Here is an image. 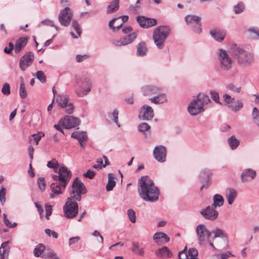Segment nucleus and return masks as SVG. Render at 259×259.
<instances>
[{"label": "nucleus", "instance_id": "64", "mask_svg": "<svg viewBox=\"0 0 259 259\" xmlns=\"http://www.w3.org/2000/svg\"><path fill=\"white\" fill-rule=\"evenodd\" d=\"M248 31L249 32L253 33L256 35V39L259 38V29L254 27H251L248 28Z\"/></svg>", "mask_w": 259, "mask_h": 259}, {"label": "nucleus", "instance_id": "60", "mask_svg": "<svg viewBox=\"0 0 259 259\" xmlns=\"http://www.w3.org/2000/svg\"><path fill=\"white\" fill-rule=\"evenodd\" d=\"M45 210H46V217L48 220H49V217L51 215L52 213V206L51 205L46 204L45 205Z\"/></svg>", "mask_w": 259, "mask_h": 259}, {"label": "nucleus", "instance_id": "22", "mask_svg": "<svg viewBox=\"0 0 259 259\" xmlns=\"http://www.w3.org/2000/svg\"><path fill=\"white\" fill-rule=\"evenodd\" d=\"M212 233L214 234V236L212 237V240H214L215 238L220 237L221 238L223 248H225L226 246H227L228 243V239L227 237V235L224 233V231L220 229H216L215 230H213L212 231Z\"/></svg>", "mask_w": 259, "mask_h": 259}, {"label": "nucleus", "instance_id": "36", "mask_svg": "<svg viewBox=\"0 0 259 259\" xmlns=\"http://www.w3.org/2000/svg\"><path fill=\"white\" fill-rule=\"evenodd\" d=\"M228 143L232 150L236 149L240 144V141L233 135L228 139Z\"/></svg>", "mask_w": 259, "mask_h": 259}, {"label": "nucleus", "instance_id": "54", "mask_svg": "<svg viewBox=\"0 0 259 259\" xmlns=\"http://www.w3.org/2000/svg\"><path fill=\"white\" fill-rule=\"evenodd\" d=\"M211 99L216 103L222 105V103L220 101V97L219 93L215 91H211L210 92Z\"/></svg>", "mask_w": 259, "mask_h": 259}, {"label": "nucleus", "instance_id": "59", "mask_svg": "<svg viewBox=\"0 0 259 259\" xmlns=\"http://www.w3.org/2000/svg\"><path fill=\"white\" fill-rule=\"evenodd\" d=\"M37 184L39 188L42 190L44 191L46 189V183L45 182V180L44 178L40 177L37 180Z\"/></svg>", "mask_w": 259, "mask_h": 259}, {"label": "nucleus", "instance_id": "1", "mask_svg": "<svg viewBox=\"0 0 259 259\" xmlns=\"http://www.w3.org/2000/svg\"><path fill=\"white\" fill-rule=\"evenodd\" d=\"M138 190L140 197L146 201L155 202L159 198V189L147 176H142L139 179Z\"/></svg>", "mask_w": 259, "mask_h": 259}, {"label": "nucleus", "instance_id": "61", "mask_svg": "<svg viewBox=\"0 0 259 259\" xmlns=\"http://www.w3.org/2000/svg\"><path fill=\"white\" fill-rule=\"evenodd\" d=\"M64 108H65V112L67 113L70 114L73 113L74 106L72 103H70L68 104L67 103Z\"/></svg>", "mask_w": 259, "mask_h": 259}, {"label": "nucleus", "instance_id": "47", "mask_svg": "<svg viewBox=\"0 0 259 259\" xmlns=\"http://www.w3.org/2000/svg\"><path fill=\"white\" fill-rule=\"evenodd\" d=\"M21 79H22V78H21ZM19 94L22 99H25L27 96V93L26 91L25 84L23 79H22V81L20 85Z\"/></svg>", "mask_w": 259, "mask_h": 259}, {"label": "nucleus", "instance_id": "45", "mask_svg": "<svg viewBox=\"0 0 259 259\" xmlns=\"http://www.w3.org/2000/svg\"><path fill=\"white\" fill-rule=\"evenodd\" d=\"M245 9L244 4L242 2L238 3L233 7V11L236 14H240L244 11Z\"/></svg>", "mask_w": 259, "mask_h": 259}, {"label": "nucleus", "instance_id": "42", "mask_svg": "<svg viewBox=\"0 0 259 259\" xmlns=\"http://www.w3.org/2000/svg\"><path fill=\"white\" fill-rule=\"evenodd\" d=\"M47 166L49 168H53L55 172H58V170L60 167V164H59L55 158H53L51 161L48 162Z\"/></svg>", "mask_w": 259, "mask_h": 259}, {"label": "nucleus", "instance_id": "37", "mask_svg": "<svg viewBox=\"0 0 259 259\" xmlns=\"http://www.w3.org/2000/svg\"><path fill=\"white\" fill-rule=\"evenodd\" d=\"M211 172L209 169L207 168H204L202 170L199 174V177L200 180L203 182H205L206 183L209 182L210 179V175Z\"/></svg>", "mask_w": 259, "mask_h": 259}, {"label": "nucleus", "instance_id": "26", "mask_svg": "<svg viewBox=\"0 0 259 259\" xmlns=\"http://www.w3.org/2000/svg\"><path fill=\"white\" fill-rule=\"evenodd\" d=\"M27 40L28 39L26 37H20L17 40L14 49L16 54H19L25 48Z\"/></svg>", "mask_w": 259, "mask_h": 259}, {"label": "nucleus", "instance_id": "48", "mask_svg": "<svg viewBox=\"0 0 259 259\" xmlns=\"http://www.w3.org/2000/svg\"><path fill=\"white\" fill-rule=\"evenodd\" d=\"M227 88L228 90L235 93H239L241 91L242 88L239 85H236L233 83L229 84Z\"/></svg>", "mask_w": 259, "mask_h": 259}, {"label": "nucleus", "instance_id": "8", "mask_svg": "<svg viewBox=\"0 0 259 259\" xmlns=\"http://www.w3.org/2000/svg\"><path fill=\"white\" fill-rule=\"evenodd\" d=\"M196 233L200 245H203L206 240H208L211 234V232L204 224H199L196 227Z\"/></svg>", "mask_w": 259, "mask_h": 259}, {"label": "nucleus", "instance_id": "46", "mask_svg": "<svg viewBox=\"0 0 259 259\" xmlns=\"http://www.w3.org/2000/svg\"><path fill=\"white\" fill-rule=\"evenodd\" d=\"M252 116L253 122L259 126V110L256 107L253 108Z\"/></svg>", "mask_w": 259, "mask_h": 259}, {"label": "nucleus", "instance_id": "40", "mask_svg": "<svg viewBox=\"0 0 259 259\" xmlns=\"http://www.w3.org/2000/svg\"><path fill=\"white\" fill-rule=\"evenodd\" d=\"M118 110L114 109L112 112H108V116L117 125L118 127H120V124L118 122Z\"/></svg>", "mask_w": 259, "mask_h": 259}, {"label": "nucleus", "instance_id": "20", "mask_svg": "<svg viewBox=\"0 0 259 259\" xmlns=\"http://www.w3.org/2000/svg\"><path fill=\"white\" fill-rule=\"evenodd\" d=\"M210 35L217 41H223L226 35L225 30L221 28H214L210 30Z\"/></svg>", "mask_w": 259, "mask_h": 259}, {"label": "nucleus", "instance_id": "13", "mask_svg": "<svg viewBox=\"0 0 259 259\" xmlns=\"http://www.w3.org/2000/svg\"><path fill=\"white\" fill-rule=\"evenodd\" d=\"M215 209L211 205L207 206L205 208L201 209L200 213L205 219L214 221L219 215V212Z\"/></svg>", "mask_w": 259, "mask_h": 259}, {"label": "nucleus", "instance_id": "30", "mask_svg": "<svg viewBox=\"0 0 259 259\" xmlns=\"http://www.w3.org/2000/svg\"><path fill=\"white\" fill-rule=\"evenodd\" d=\"M224 203V199L220 194H215L213 196V203L212 207L217 208L218 207H221Z\"/></svg>", "mask_w": 259, "mask_h": 259}, {"label": "nucleus", "instance_id": "9", "mask_svg": "<svg viewBox=\"0 0 259 259\" xmlns=\"http://www.w3.org/2000/svg\"><path fill=\"white\" fill-rule=\"evenodd\" d=\"M186 24L192 28L194 32L200 33L202 31L201 27V18L195 15H188L185 18Z\"/></svg>", "mask_w": 259, "mask_h": 259}, {"label": "nucleus", "instance_id": "53", "mask_svg": "<svg viewBox=\"0 0 259 259\" xmlns=\"http://www.w3.org/2000/svg\"><path fill=\"white\" fill-rule=\"evenodd\" d=\"M2 93L5 96H8L11 94L10 84L8 83H5L2 89Z\"/></svg>", "mask_w": 259, "mask_h": 259}, {"label": "nucleus", "instance_id": "28", "mask_svg": "<svg viewBox=\"0 0 259 259\" xmlns=\"http://www.w3.org/2000/svg\"><path fill=\"white\" fill-rule=\"evenodd\" d=\"M148 48L144 41L139 42L137 46L136 55L137 56L143 57L147 55Z\"/></svg>", "mask_w": 259, "mask_h": 259}, {"label": "nucleus", "instance_id": "33", "mask_svg": "<svg viewBox=\"0 0 259 259\" xmlns=\"http://www.w3.org/2000/svg\"><path fill=\"white\" fill-rule=\"evenodd\" d=\"M119 0H113L111 2L108 6L107 13L111 14L117 11L119 9Z\"/></svg>", "mask_w": 259, "mask_h": 259}, {"label": "nucleus", "instance_id": "24", "mask_svg": "<svg viewBox=\"0 0 259 259\" xmlns=\"http://www.w3.org/2000/svg\"><path fill=\"white\" fill-rule=\"evenodd\" d=\"M52 194H50V198H53L55 195H58L63 193L65 188H63V186L60 184V182H55L53 183L50 186Z\"/></svg>", "mask_w": 259, "mask_h": 259}, {"label": "nucleus", "instance_id": "14", "mask_svg": "<svg viewBox=\"0 0 259 259\" xmlns=\"http://www.w3.org/2000/svg\"><path fill=\"white\" fill-rule=\"evenodd\" d=\"M34 59L33 54L28 52L22 56L20 59L19 67L20 69L24 71L26 68L31 65Z\"/></svg>", "mask_w": 259, "mask_h": 259}, {"label": "nucleus", "instance_id": "38", "mask_svg": "<svg viewBox=\"0 0 259 259\" xmlns=\"http://www.w3.org/2000/svg\"><path fill=\"white\" fill-rule=\"evenodd\" d=\"M243 103L240 100H235L234 103L229 105V108L233 112H237L243 107Z\"/></svg>", "mask_w": 259, "mask_h": 259}, {"label": "nucleus", "instance_id": "16", "mask_svg": "<svg viewBox=\"0 0 259 259\" xmlns=\"http://www.w3.org/2000/svg\"><path fill=\"white\" fill-rule=\"evenodd\" d=\"M136 20L139 25L143 28L151 27L155 26L157 23L156 19L143 16H137Z\"/></svg>", "mask_w": 259, "mask_h": 259}, {"label": "nucleus", "instance_id": "56", "mask_svg": "<svg viewBox=\"0 0 259 259\" xmlns=\"http://www.w3.org/2000/svg\"><path fill=\"white\" fill-rule=\"evenodd\" d=\"M218 56H219V60L220 62L223 60L224 59H225L227 57L229 56L227 52L226 51L222 49H219L218 50Z\"/></svg>", "mask_w": 259, "mask_h": 259}, {"label": "nucleus", "instance_id": "29", "mask_svg": "<svg viewBox=\"0 0 259 259\" xmlns=\"http://www.w3.org/2000/svg\"><path fill=\"white\" fill-rule=\"evenodd\" d=\"M156 95V96L150 99V100L152 103L156 104H159L163 103L167 101L166 96L165 94H160V93H159Z\"/></svg>", "mask_w": 259, "mask_h": 259}, {"label": "nucleus", "instance_id": "44", "mask_svg": "<svg viewBox=\"0 0 259 259\" xmlns=\"http://www.w3.org/2000/svg\"><path fill=\"white\" fill-rule=\"evenodd\" d=\"M188 253V259H198L197 258L198 252L195 248H189Z\"/></svg>", "mask_w": 259, "mask_h": 259}, {"label": "nucleus", "instance_id": "63", "mask_svg": "<svg viewBox=\"0 0 259 259\" xmlns=\"http://www.w3.org/2000/svg\"><path fill=\"white\" fill-rule=\"evenodd\" d=\"M45 233L49 236H52V237L55 239L58 238V233L57 232H56L55 231L50 230L49 229H46L45 230Z\"/></svg>", "mask_w": 259, "mask_h": 259}, {"label": "nucleus", "instance_id": "12", "mask_svg": "<svg viewBox=\"0 0 259 259\" xmlns=\"http://www.w3.org/2000/svg\"><path fill=\"white\" fill-rule=\"evenodd\" d=\"M80 122L79 118L72 116H66L63 120H60L59 123L66 129L75 127Z\"/></svg>", "mask_w": 259, "mask_h": 259}, {"label": "nucleus", "instance_id": "43", "mask_svg": "<svg viewBox=\"0 0 259 259\" xmlns=\"http://www.w3.org/2000/svg\"><path fill=\"white\" fill-rule=\"evenodd\" d=\"M68 101V97L66 95H61L57 97L56 102L58 103L61 107H64Z\"/></svg>", "mask_w": 259, "mask_h": 259}, {"label": "nucleus", "instance_id": "41", "mask_svg": "<svg viewBox=\"0 0 259 259\" xmlns=\"http://www.w3.org/2000/svg\"><path fill=\"white\" fill-rule=\"evenodd\" d=\"M46 249L45 246L42 244H39L35 247L33 250L34 255L36 257H41Z\"/></svg>", "mask_w": 259, "mask_h": 259}, {"label": "nucleus", "instance_id": "3", "mask_svg": "<svg viewBox=\"0 0 259 259\" xmlns=\"http://www.w3.org/2000/svg\"><path fill=\"white\" fill-rule=\"evenodd\" d=\"M75 92L78 97H83L89 94L92 87V82L90 77L84 75L76 76Z\"/></svg>", "mask_w": 259, "mask_h": 259}, {"label": "nucleus", "instance_id": "55", "mask_svg": "<svg viewBox=\"0 0 259 259\" xmlns=\"http://www.w3.org/2000/svg\"><path fill=\"white\" fill-rule=\"evenodd\" d=\"M127 213L130 221L133 223H135L136 221V218L135 211L132 209H130L127 210Z\"/></svg>", "mask_w": 259, "mask_h": 259}, {"label": "nucleus", "instance_id": "10", "mask_svg": "<svg viewBox=\"0 0 259 259\" xmlns=\"http://www.w3.org/2000/svg\"><path fill=\"white\" fill-rule=\"evenodd\" d=\"M73 14L69 7H65L62 10L59 15L58 20L60 24L63 26H68L71 20Z\"/></svg>", "mask_w": 259, "mask_h": 259}, {"label": "nucleus", "instance_id": "15", "mask_svg": "<svg viewBox=\"0 0 259 259\" xmlns=\"http://www.w3.org/2000/svg\"><path fill=\"white\" fill-rule=\"evenodd\" d=\"M154 158L159 162H164L166 161V149L162 145L156 146L153 151Z\"/></svg>", "mask_w": 259, "mask_h": 259}, {"label": "nucleus", "instance_id": "4", "mask_svg": "<svg viewBox=\"0 0 259 259\" xmlns=\"http://www.w3.org/2000/svg\"><path fill=\"white\" fill-rule=\"evenodd\" d=\"M170 29L165 25L156 27L153 32V39L154 44L158 49H162L164 47V42L166 38L170 33Z\"/></svg>", "mask_w": 259, "mask_h": 259}, {"label": "nucleus", "instance_id": "58", "mask_svg": "<svg viewBox=\"0 0 259 259\" xmlns=\"http://www.w3.org/2000/svg\"><path fill=\"white\" fill-rule=\"evenodd\" d=\"M41 23L45 25L54 27L56 28V29L57 31H58V29H59L58 27L56 26L55 25L54 21L52 20L48 19L44 20L41 21Z\"/></svg>", "mask_w": 259, "mask_h": 259}, {"label": "nucleus", "instance_id": "49", "mask_svg": "<svg viewBox=\"0 0 259 259\" xmlns=\"http://www.w3.org/2000/svg\"><path fill=\"white\" fill-rule=\"evenodd\" d=\"M223 99L225 103V105L228 108H229V105H232V104L234 103V102L235 101L234 98H232L230 95L228 94H225L223 96Z\"/></svg>", "mask_w": 259, "mask_h": 259}, {"label": "nucleus", "instance_id": "5", "mask_svg": "<svg viewBox=\"0 0 259 259\" xmlns=\"http://www.w3.org/2000/svg\"><path fill=\"white\" fill-rule=\"evenodd\" d=\"M69 191V197L68 198L77 201H81V195L85 194L87 192L85 185L78 177L74 180Z\"/></svg>", "mask_w": 259, "mask_h": 259}, {"label": "nucleus", "instance_id": "39", "mask_svg": "<svg viewBox=\"0 0 259 259\" xmlns=\"http://www.w3.org/2000/svg\"><path fill=\"white\" fill-rule=\"evenodd\" d=\"M72 27L74 28V29L76 32L77 34V36L75 35L74 33L72 32H71L70 33L72 37L74 38H78V36H80L81 33V29L80 27L79 24L76 20H73L72 22Z\"/></svg>", "mask_w": 259, "mask_h": 259}, {"label": "nucleus", "instance_id": "6", "mask_svg": "<svg viewBox=\"0 0 259 259\" xmlns=\"http://www.w3.org/2000/svg\"><path fill=\"white\" fill-rule=\"evenodd\" d=\"M57 173L58 175H52V179L55 182H60L63 187L66 188L72 177L71 170L64 164H61Z\"/></svg>", "mask_w": 259, "mask_h": 259}, {"label": "nucleus", "instance_id": "23", "mask_svg": "<svg viewBox=\"0 0 259 259\" xmlns=\"http://www.w3.org/2000/svg\"><path fill=\"white\" fill-rule=\"evenodd\" d=\"M71 137L77 139L82 147L84 148L85 147V144L83 142L88 140L86 132L75 131L71 134Z\"/></svg>", "mask_w": 259, "mask_h": 259}, {"label": "nucleus", "instance_id": "2", "mask_svg": "<svg viewBox=\"0 0 259 259\" xmlns=\"http://www.w3.org/2000/svg\"><path fill=\"white\" fill-rule=\"evenodd\" d=\"M232 54L238 63L242 66H248L254 62V54L235 45L232 48Z\"/></svg>", "mask_w": 259, "mask_h": 259}, {"label": "nucleus", "instance_id": "57", "mask_svg": "<svg viewBox=\"0 0 259 259\" xmlns=\"http://www.w3.org/2000/svg\"><path fill=\"white\" fill-rule=\"evenodd\" d=\"M37 78L42 83H45L46 81V77L42 71H37L36 72Z\"/></svg>", "mask_w": 259, "mask_h": 259}, {"label": "nucleus", "instance_id": "18", "mask_svg": "<svg viewBox=\"0 0 259 259\" xmlns=\"http://www.w3.org/2000/svg\"><path fill=\"white\" fill-rule=\"evenodd\" d=\"M188 111L190 114L193 116L196 115L204 111V109L199 104L196 99H194L190 103L188 107Z\"/></svg>", "mask_w": 259, "mask_h": 259}, {"label": "nucleus", "instance_id": "7", "mask_svg": "<svg viewBox=\"0 0 259 259\" xmlns=\"http://www.w3.org/2000/svg\"><path fill=\"white\" fill-rule=\"evenodd\" d=\"M77 201L68 198L63 207L64 215L66 218H73L76 216L78 212V206Z\"/></svg>", "mask_w": 259, "mask_h": 259}, {"label": "nucleus", "instance_id": "11", "mask_svg": "<svg viewBox=\"0 0 259 259\" xmlns=\"http://www.w3.org/2000/svg\"><path fill=\"white\" fill-rule=\"evenodd\" d=\"M137 37V33L133 32L123 36L120 39H113L111 40V42L113 45L116 47L124 46L132 43Z\"/></svg>", "mask_w": 259, "mask_h": 259}, {"label": "nucleus", "instance_id": "34", "mask_svg": "<svg viewBox=\"0 0 259 259\" xmlns=\"http://www.w3.org/2000/svg\"><path fill=\"white\" fill-rule=\"evenodd\" d=\"M232 63V60L231 58L228 56L220 61V66L222 69L228 70L231 68Z\"/></svg>", "mask_w": 259, "mask_h": 259}, {"label": "nucleus", "instance_id": "27", "mask_svg": "<svg viewBox=\"0 0 259 259\" xmlns=\"http://www.w3.org/2000/svg\"><path fill=\"white\" fill-rule=\"evenodd\" d=\"M237 192L234 188H228L226 189L225 196L229 205L233 204L237 197Z\"/></svg>", "mask_w": 259, "mask_h": 259}, {"label": "nucleus", "instance_id": "51", "mask_svg": "<svg viewBox=\"0 0 259 259\" xmlns=\"http://www.w3.org/2000/svg\"><path fill=\"white\" fill-rule=\"evenodd\" d=\"M150 129V126L147 123L143 122L139 124L138 126L139 132L144 133Z\"/></svg>", "mask_w": 259, "mask_h": 259}, {"label": "nucleus", "instance_id": "52", "mask_svg": "<svg viewBox=\"0 0 259 259\" xmlns=\"http://www.w3.org/2000/svg\"><path fill=\"white\" fill-rule=\"evenodd\" d=\"M6 189L4 186H2L0 190V202L2 205H4L6 202Z\"/></svg>", "mask_w": 259, "mask_h": 259}, {"label": "nucleus", "instance_id": "50", "mask_svg": "<svg viewBox=\"0 0 259 259\" xmlns=\"http://www.w3.org/2000/svg\"><path fill=\"white\" fill-rule=\"evenodd\" d=\"M118 20L119 18H114L110 20L109 23V27L113 32L118 31L121 28L120 27H118V25L116 27L114 26V23Z\"/></svg>", "mask_w": 259, "mask_h": 259}, {"label": "nucleus", "instance_id": "62", "mask_svg": "<svg viewBox=\"0 0 259 259\" xmlns=\"http://www.w3.org/2000/svg\"><path fill=\"white\" fill-rule=\"evenodd\" d=\"M187 247L179 253L178 257L179 259H188V253L187 252Z\"/></svg>", "mask_w": 259, "mask_h": 259}, {"label": "nucleus", "instance_id": "32", "mask_svg": "<svg viewBox=\"0 0 259 259\" xmlns=\"http://www.w3.org/2000/svg\"><path fill=\"white\" fill-rule=\"evenodd\" d=\"M156 254L157 256L163 257H170L172 256L171 252L166 246L162 247L157 250Z\"/></svg>", "mask_w": 259, "mask_h": 259}, {"label": "nucleus", "instance_id": "19", "mask_svg": "<svg viewBox=\"0 0 259 259\" xmlns=\"http://www.w3.org/2000/svg\"><path fill=\"white\" fill-rule=\"evenodd\" d=\"M256 176V172L252 168L245 169L241 174L240 178L243 183L250 182Z\"/></svg>", "mask_w": 259, "mask_h": 259}, {"label": "nucleus", "instance_id": "17", "mask_svg": "<svg viewBox=\"0 0 259 259\" xmlns=\"http://www.w3.org/2000/svg\"><path fill=\"white\" fill-rule=\"evenodd\" d=\"M154 117L153 108L147 105H144L141 107V110L139 115V118L143 120H149Z\"/></svg>", "mask_w": 259, "mask_h": 259}, {"label": "nucleus", "instance_id": "31", "mask_svg": "<svg viewBox=\"0 0 259 259\" xmlns=\"http://www.w3.org/2000/svg\"><path fill=\"white\" fill-rule=\"evenodd\" d=\"M196 99L198 103L201 104L202 107H203L204 105L208 104L209 103L211 102L209 96L204 93L199 94Z\"/></svg>", "mask_w": 259, "mask_h": 259}, {"label": "nucleus", "instance_id": "21", "mask_svg": "<svg viewBox=\"0 0 259 259\" xmlns=\"http://www.w3.org/2000/svg\"><path fill=\"white\" fill-rule=\"evenodd\" d=\"M143 95L150 96L159 94L162 91V89L154 85H148L141 89Z\"/></svg>", "mask_w": 259, "mask_h": 259}, {"label": "nucleus", "instance_id": "35", "mask_svg": "<svg viewBox=\"0 0 259 259\" xmlns=\"http://www.w3.org/2000/svg\"><path fill=\"white\" fill-rule=\"evenodd\" d=\"M108 181L106 187V189L107 191H110L113 190V188L116 185V182L114 181V175L112 173L108 174Z\"/></svg>", "mask_w": 259, "mask_h": 259}, {"label": "nucleus", "instance_id": "25", "mask_svg": "<svg viewBox=\"0 0 259 259\" xmlns=\"http://www.w3.org/2000/svg\"><path fill=\"white\" fill-rule=\"evenodd\" d=\"M132 251L138 256H143L145 254V249L142 245L138 241H133L132 243Z\"/></svg>", "mask_w": 259, "mask_h": 259}]
</instances>
